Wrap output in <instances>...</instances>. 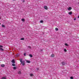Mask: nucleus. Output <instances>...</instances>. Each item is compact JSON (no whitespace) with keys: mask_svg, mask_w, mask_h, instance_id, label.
Listing matches in <instances>:
<instances>
[{"mask_svg":"<svg viewBox=\"0 0 79 79\" xmlns=\"http://www.w3.org/2000/svg\"><path fill=\"white\" fill-rule=\"evenodd\" d=\"M41 51H42V50H41Z\"/></svg>","mask_w":79,"mask_h":79,"instance_id":"32","label":"nucleus"},{"mask_svg":"<svg viewBox=\"0 0 79 79\" xmlns=\"http://www.w3.org/2000/svg\"><path fill=\"white\" fill-rule=\"evenodd\" d=\"M19 54H17L15 55L16 57H19Z\"/></svg>","mask_w":79,"mask_h":79,"instance_id":"6","label":"nucleus"},{"mask_svg":"<svg viewBox=\"0 0 79 79\" xmlns=\"http://www.w3.org/2000/svg\"><path fill=\"white\" fill-rule=\"evenodd\" d=\"M70 79H73V77H70Z\"/></svg>","mask_w":79,"mask_h":79,"instance_id":"24","label":"nucleus"},{"mask_svg":"<svg viewBox=\"0 0 79 79\" xmlns=\"http://www.w3.org/2000/svg\"><path fill=\"white\" fill-rule=\"evenodd\" d=\"M20 40H24V38H22L20 39Z\"/></svg>","mask_w":79,"mask_h":79,"instance_id":"20","label":"nucleus"},{"mask_svg":"<svg viewBox=\"0 0 79 79\" xmlns=\"http://www.w3.org/2000/svg\"><path fill=\"white\" fill-rule=\"evenodd\" d=\"M2 27H5V25H2Z\"/></svg>","mask_w":79,"mask_h":79,"instance_id":"23","label":"nucleus"},{"mask_svg":"<svg viewBox=\"0 0 79 79\" xmlns=\"http://www.w3.org/2000/svg\"><path fill=\"white\" fill-rule=\"evenodd\" d=\"M36 69L37 71H39V68H37Z\"/></svg>","mask_w":79,"mask_h":79,"instance_id":"27","label":"nucleus"},{"mask_svg":"<svg viewBox=\"0 0 79 79\" xmlns=\"http://www.w3.org/2000/svg\"><path fill=\"white\" fill-rule=\"evenodd\" d=\"M26 53H24V56H26Z\"/></svg>","mask_w":79,"mask_h":79,"instance_id":"28","label":"nucleus"},{"mask_svg":"<svg viewBox=\"0 0 79 79\" xmlns=\"http://www.w3.org/2000/svg\"><path fill=\"white\" fill-rule=\"evenodd\" d=\"M18 74H21V71H18Z\"/></svg>","mask_w":79,"mask_h":79,"instance_id":"18","label":"nucleus"},{"mask_svg":"<svg viewBox=\"0 0 79 79\" xmlns=\"http://www.w3.org/2000/svg\"><path fill=\"white\" fill-rule=\"evenodd\" d=\"M21 20H22V21H23V22L24 21V19H22Z\"/></svg>","mask_w":79,"mask_h":79,"instance_id":"22","label":"nucleus"},{"mask_svg":"<svg viewBox=\"0 0 79 79\" xmlns=\"http://www.w3.org/2000/svg\"><path fill=\"white\" fill-rule=\"evenodd\" d=\"M61 64H62V65H65V63L64 62H62Z\"/></svg>","mask_w":79,"mask_h":79,"instance_id":"7","label":"nucleus"},{"mask_svg":"<svg viewBox=\"0 0 79 79\" xmlns=\"http://www.w3.org/2000/svg\"><path fill=\"white\" fill-rule=\"evenodd\" d=\"M29 56H30V57H31V58H32V54H29Z\"/></svg>","mask_w":79,"mask_h":79,"instance_id":"13","label":"nucleus"},{"mask_svg":"<svg viewBox=\"0 0 79 79\" xmlns=\"http://www.w3.org/2000/svg\"><path fill=\"white\" fill-rule=\"evenodd\" d=\"M23 2H25V0H23Z\"/></svg>","mask_w":79,"mask_h":79,"instance_id":"29","label":"nucleus"},{"mask_svg":"<svg viewBox=\"0 0 79 79\" xmlns=\"http://www.w3.org/2000/svg\"><path fill=\"white\" fill-rule=\"evenodd\" d=\"M1 67H5V65L4 64H2L1 65Z\"/></svg>","mask_w":79,"mask_h":79,"instance_id":"11","label":"nucleus"},{"mask_svg":"<svg viewBox=\"0 0 79 79\" xmlns=\"http://www.w3.org/2000/svg\"><path fill=\"white\" fill-rule=\"evenodd\" d=\"M74 21H75V20H76V19H74Z\"/></svg>","mask_w":79,"mask_h":79,"instance_id":"30","label":"nucleus"},{"mask_svg":"<svg viewBox=\"0 0 79 79\" xmlns=\"http://www.w3.org/2000/svg\"><path fill=\"white\" fill-rule=\"evenodd\" d=\"M71 9H72V8L71 7H69V8L68 9V10H71Z\"/></svg>","mask_w":79,"mask_h":79,"instance_id":"9","label":"nucleus"},{"mask_svg":"<svg viewBox=\"0 0 79 79\" xmlns=\"http://www.w3.org/2000/svg\"><path fill=\"white\" fill-rule=\"evenodd\" d=\"M73 13V12H72V11H70L68 13V14H69V15H71Z\"/></svg>","mask_w":79,"mask_h":79,"instance_id":"5","label":"nucleus"},{"mask_svg":"<svg viewBox=\"0 0 79 79\" xmlns=\"http://www.w3.org/2000/svg\"><path fill=\"white\" fill-rule=\"evenodd\" d=\"M64 50L65 52H67V50H66V49H64Z\"/></svg>","mask_w":79,"mask_h":79,"instance_id":"21","label":"nucleus"},{"mask_svg":"<svg viewBox=\"0 0 79 79\" xmlns=\"http://www.w3.org/2000/svg\"><path fill=\"white\" fill-rule=\"evenodd\" d=\"M27 63H31V62L28 60H27Z\"/></svg>","mask_w":79,"mask_h":79,"instance_id":"15","label":"nucleus"},{"mask_svg":"<svg viewBox=\"0 0 79 79\" xmlns=\"http://www.w3.org/2000/svg\"><path fill=\"white\" fill-rule=\"evenodd\" d=\"M3 48V46L0 45V50H1V51H4V50L3 48Z\"/></svg>","mask_w":79,"mask_h":79,"instance_id":"2","label":"nucleus"},{"mask_svg":"<svg viewBox=\"0 0 79 79\" xmlns=\"http://www.w3.org/2000/svg\"><path fill=\"white\" fill-rule=\"evenodd\" d=\"M28 47L30 49L31 48V47L30 46H28Z\"/></svg>","mask_w":79,"mask_h":79,"instance_id":"26","label":"nucleus"},{"mask_svg":"<svg viewBox=\"0 0 79 79\" xmlns=\"http://www.w3.org/2000/svg\"><path fill=\"white\" fill-rule=\"evenodd\" d=\"M30 76H31V77L34 76V75L33 74L31 73L30 74Z\"/></svg>","mask_w":79,"mask_h":79,"instance_id":"10","label":"nucleus"},{"mask_svg":"<svg viewBox=\"0 0 79 79\" xmlns=\"http://www.w3.org/2000/svg\"><path fill=\"white\" fill-rule=\"evenodd\" d=\"M20 61L21 64H22L23 66H24L25 65V61H24V60L23 61V59H20Z\"/></svg>","mask_w":79,"mask_h":79,"instance_id":"1","label":"nucleus"},{"mask_svg":"<svg viewBox=\"0 0 79 79\" xmlns=\"http://www.w3.org/2000/svg\"><path fill=\"white\" fill-rule=\"evenodd\" d=\"M65 45L66 46H68V44H67L65 43Z\"/></svg>","mask_w":79,"mask_h":79,"instance_id":"25","label":"nucleus"},{"mask_svg":"<svg viewBox=\"0 0 79 79\" xmlns=\"http://www.w3.org/2000/svg\"><path fill=\"white\" fill-rule=\"evenodd\" d=\"M12 65L13 66H16V65L14 64H12Z\"/></svg>","mask_w":79,"mask_h":79,"instance_id":"16","label":"nucleus"},{"mask_svg":"<svg viewBox=\"0 0 79 79\" xmlns=\"http://www.w3.org/2000/svg\"><path fill=\"white\" fill-rule=\"evenodd\" d=\"M11 62L12 63H15V61L14 59L12 60Z\"/></svg>","mask_w":79,"mask_h":79,"instance_id":"4","label":"nucleus"},{"mask_svg":"<svg viewBox=\"0 0 79 79\" xmlns=\"http://www.w3.org/2000/svg\"><path fill=\"white\" fill-rule=\"evenodd\" d=\"M2 79H6V77H2Z\"/></svg>","mask_w":79,"mask_h":79,"instance_id":"12","label":"nucleus"},{"mask_svg":"<svg viewBox=\"0 0 79 79\" xmlns=\"http://www.w3.org/2000/svg\"><path fill=\"white\" fill-rule=\"evenodd\" d=\"M16 67H13V69L15 70V69H16Z\"/></svg>","mask_w":79,"mask_h":79,"instance_id":"17","label":"nucleus"},{"mask_svg":"<svg viewBox=\"0 0 79 79\" xmlns=\"http://www.w3.org/2000/svg\"><path fill=\"white\" fill-rule=\"evenodd\" d=\"M55 30L56 31H58V28H55Z\"/></svg>","mask_w":79,"mask_h":79,"instance_id":"14","label":"nucleus"},{"mask_svg":"<svg viewBox=\"0 0 79 79\" xmlns=\"http://www.w3.org/2000/svg\"><path fill=\"white\" fill-rule=\"evenodd\" d=\"M44 8L45 10H48V7L47 6H44Z\"/></svg>","mask_w":79,"mask_h":79,"instance_id":"3","label":"nucleus"},{"mask_svg":"<svg viewBox=\"0 0 79 79\" xmlns=\"http://www.w3.org/2000/svg\"><path fill=\"white\" fill-rule=\"evenodd\" d=\"M44 23V21H43V20H41L40 21V23Z\"/></svg>","mask_w":79,"mask_h":79,"instance_id":"19","label":"nucleus"},{"mask_svg":"<svg viewBox=\"0 0 79 79\" xmlns=\"http://www.w3.org/2000/svg\"><path fill=\"white\" fill-rule=\"evenodd\" d=\"M0 24H1V23H0Z\"/></svg>","mask_w":79,"mask_h":79,"instance_id":"31","label":"nucleus"},{"mask_svg":"<svg viewBox=\"0 0 79 79\" xmlns=\"http://www.w3.org/2000/svg\"><path fill=\"white\" fill-rule=\"evenodd\" d=\"M51 57H54V54H52L51 56Z\"/></svg>","mask_w":79,"mask_h":79,"instance_id":"8","label":"nucleus"}]
</instances>
